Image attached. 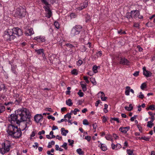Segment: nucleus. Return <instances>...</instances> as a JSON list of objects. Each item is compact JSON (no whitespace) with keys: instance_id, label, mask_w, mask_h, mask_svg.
<instances>
[{"instance_id":"obj_11","label":"nucleus","mask_w":155,"mask_h":155,"mask_svg":"<svg viewBox=\"0 0 155 155\" xmlns=\"http://www.w3.org/2000/svg\"><path fill=\"white\" fill-rule=\"evenodd\" d=\"M43 117L41 114H37L34 117V120L36 123H38L40 120L42 119Z\"/></svg>"},{"instance_id":"obj_46","label":"nucleus","mask_w":155,"mask_h":155,"mask_svg":"<svg viewBox=\"0 0 155 155\" xmlns=\"http://www.w3.org/2000/svg\"><path fill=\"white\" fill-rule=\"evenodd\" d=\"M104 112L105 113H107V112H108V110H106L108 107V105L107 104H105L104 105Z\"/></svg>"},{"instance_id":"obj_61","label":"nucleus","mask_w":155,"mask_h":155,"mask_svg":"<svg viewBox=\"0 0 155 155\" xmlns=\"http://www.w3.org/2000/svg\"><path fill=\"white\" fill-rule=\"evenodd\" d=\"M107 119L105 116H103V117L102 121L104 123L105 122L107 121Z\"/></svg>"},{"instance_id":"obj_33","label":"nucleus","mask_w":155,"mask_h":155,"mask_svg":"<svg viewBox=\"0 0 155 155\" xmlns=\"http://www.w3.org/2000/svg\"><path fill=\"white\" fill-rule=\"evenodd\" d=\"M153 125L154 124L153 122H150L148 121L147 123V127L151 128Z\"/></svg>"},{"instance_id":"obj_27","label":"nucleus","mask_w":155,"mask_h":155,"mask_svg":"<svg viewBox=\"0 0 155 155\" xmlns=\"http://www.w3.org/2000/svg\"><path fill=\"white\" fill-rule=\"evenodd\" d=\"M66 103L67 105L70 106H71L73 104V103L71 102V100L70 99L66 101Z\"/></svg>"},{"instance_id":"obj_14","label":"nucleus","mask_w":155,"mask_h":155,"mask_svg":"<svg viewBox=\"0 0 155 155\" xmlns=\"http://www.w3.org/2000/svg\"><path fill=\"white\" fill-rule=\"evenodd\" d=\"M131 13L132 14L133 18H136L137 17L138 15H139V11L137 10L131 11Z\"/></svg>"},{"instance_id":"obj_28","label":"nucleus","mask_w":155,"mask_h":155,"mask_svg":"<svg viewBox=\"0 0 155 155\" xmlns=\"http://www.w3.org/2000/svg\"><path fill=\"white\" fill-rule=\"evenodd\" d=\"M119 130L124 134H126L127 130L124 129L123 127H121L119 128Z\"/></svg>"},{"instance_id":"obj_64","label":"nucleus","mask_w":155,"mask_h":155,"mask_svg":"<svg viewBox=\"0 0 155 155\" xmlns=\"http://www.w3.org/2000/svg\"><path fill=\"white\" fill-rule=\"evenodd\" d=\"M86 48L84 46H82V51H86Z\"/></svg>"},{"instance_id":"obj_44","label":"nucleus","mask_w":155,"mask_h":155,"mask_svg":"<svg viewBox=\"0 0 155 155\" xmlns=\"http://www.w3.org/2000/svg\"><path fill=\"white\" fill-rule=\"evenodd\" d=\"M147 87L146 84L145 83H143L141 85L140 87L142 90H143Z\"/></svg>"},{"instance_id":"obj_60","label":"nucleus","mask_w":155,"mask_h":155,"mask_svg":"<svg viewBox=\"0 0 155 155\" xmlns=\"http://www.w3.org/2000/svg\"><path fill=\"white\" fill-rule=\"evenodd\" d=\"M76 15L74 13H72L70 15V17L71 18H74Z\"/></svg>"},{"instance_id":"obj_54","label":"nucleus","mask_w":155,"mask_h":155,"mask_svg":"<svg viewBox=\"0 0 155 155\" xmlns=\"http://www.w3.org/2000/svg\"><path fill=\"white\" fill-rule=\"evenodd\" d=\"M84 79L85 81L87 83H89V81L88 80V77L87 76L84 77Z\"/></svg>"},{"instance_id":"obj_38","label":"nucleus","mask_w":155,"mask_h":155,"mask_svg":"<svg viewBox=\"0 0 155 155\" xmlns=\"http://www.w3.org/2000/svg\"><path fill=\"white\" fill-rule=\"evenodd\" d=\"M54 25L57 29H59L60 28L59 24L58 22L55 21L54 22Z\"/></svg>"},{"instance_id":"obj_7","label":"nucleus","mask_w":155,"mask_h":155,"mask_svg":"<svg viewBox=\"0 0 155 155\" xmlns=\"http://www.w3.org/2000/svg\"><path fill=\"white\" fill-rule=\"evenodd\" d=\"M14 124L13 122H11V124H9L8 126V129L7 130V132L9 135H10V134H11L14 130V127H15Z\"/></svg>"},{"instance_id":"obj_3","label":"nucleus","mask_w":155,"mask_h":155,"mask_svg":"<svg viewBox=\"0 0 155 155\" xmlns=\"http://www.w3.org/2000/svg\"><path fill=\"white\" fill-rule=\"evenodd\" d=\"M20 110L19 109L18 111H15V114H12L10 115L11 119V123L12 122L14 124H15L16 122L17 124L19 125L20 123L22 122V121L21 120V117H20L19 115V113H20V112L19 113Z\"/></svg>"},{"instance_id":"obj_8","label":"nucleus","mask_w":155,"mask_h":155,"mask_svg":"<svg viewBox=\"0 0 155 155\" xmlns=\"http://www.w3.org/2000/svg\"><path fill=\"white\" fill-rule=\"evenodd\" d=\"M143 74L146 77H148L151 76L152 73L149 71L147 70L145 67H143Z\"/></svg>"},{"instance_id":"obj_4","label":"nucleus","mask_w":155,"mask_h":155,"mask_svg":"<svg viewBox=\"0 0 155 155\" xmlns=\"http://www.w3.org/2000/svg\"><path fill=\"white\" fill-rule=\"evenodd\" d=\"M26 14L25 9L22 7H20L17 9L15 16V17L18 18L22 19L23 17H25Z\"/></svg>"},{"instance_id":"obj_9","label":"nucleus","mask_w":155,"mask_h":155,"mask_svg":"<svg viewBox=\"0 0 155 155\" xmlns=\"http://www.w3.org/2000/svg\"><path fill=\"white\" fill-rule=\"evenodd\" d=\"M34 40L37 41L39 42H43L45 41V39L44 37L41 36H38L34 38Z\"/></svg>"},{"instance_id":"obj_30","label":"nucleus","mask_w":155,"mask_h":155,"mask_svg":"<svg viewBox=\"0 0 155 155\" xmlns=\"http://www.w3.org/2000/svg\"><path fill=\"white\" fill-rule=\"evenodd\" d=\"M46 6H44L43 8L45 9V11L51 10L50 9V5L49 4L48 5H45Z\"/></svg>"},{"instance_id":"obj_63","label":"nucleus","mask_w":155,"mask_h":155,"mask_svg":"<svg viewBox=\"0 0 155 155\" xmlns=\"http://www.w3.org/2000/svg\"><path fill=\"white\" fill-rule=\"evenodd\" d=\"M45 133V131L44 130H42L41 131H39L38 133L39 135H41V134H44Z\"/></svg>"},{"instance_id":"obj_51","label":"nucleus","mask_w":155,"mask_h":155,"mask_svg":"<svg viewBox=\"0 0 155 155\" xmlns=\"http://www.w3.org/2000/svg\"><path fill=\"white\" fill-rule=\"evenodd\" d=\"M67 143H64L63 144V145H62L61 147L63 148H64L65 150H67L68 147H67Z\"/></svg>"},{"instance_id":"obj_25","label":"nucleus","mask_w":155,"mask_h":155,"mask_svg":"<svg viewBox=\"0 0 155 155\" xmlns=\"http://www.w3.org/2000/svg\"><path fill=\"white\" fill-rule=\"evenodd\" d=\"M85 18L86 22H87L90 21L91 17L88 14L85 15Z\"/></svg>"},{"instance_id":"obj_36","label":"nucleus","mask_w":155,"mask_h":155,"mask_svg":"<svg viewBox=\"0 0 155 155\" xmlns=\"http://www.w3.org/2000/svg\"><path fill=\"white\" fill-rule=\"evenodd\" d=\"M133 150H131L130 149H127V152L129 155H134V154H133Z\"/></svg>"},{"instance_id":"obj_23","label":"nucleus","mask_w":155,"mask_h":155,"mask_svg":"<svg viewBox=\"0 0 155 155\" xmlns=\"http://www.w3.org/2000/svg\"><path fill=\"white\" fill-rule=\"evenodd\" d=\"M125 17L128 19H130L131 18H133L132 14L131 13V12H127L126 14Z\"/></svg>"},{"instance_id":"obj_10","label":"nucleus","mask_w":155,"mask_h":155,"mask_svg":"<svg viewBox=\"0 0 155 155\" xmlns=\"http://www.w3.org/2000/svg\"><path fill=\"white\" fill-rule=\"evenodd\" d=\"M119 62L120 64L123 65H129V62L127 59L125 58H121Z\"/></svg>"},{"instance_id":"obj_1","label":"nucleus","mask_w":155,"mask_h":155,"mask_svg":"<svg viewBox=\"0 0 155 155\" xmlns=\"http://www.w3.org/2000/svg\"><path fill=\"white\" fill-rule=\"evenodd\" d=\"M19 115L20 117H21V120L22 121H26L27 122L26 124H25V128L22 130H25L27 127V124L31 125L32 124L31 120V115L30 113L28 110L25 108H23L19 110Z\"/></svg>"},{"instance_id":"obj_31","label":"nucleus","mask_w":155,"mask_h":155,"mask_svg":"<svg viewBox=\"0 0 155 155\" xmlns=\"http://www.w3.org/2000/svg\"><path fill=\"white\" fill-rule=\"evenodd\" d=\"M80 84L83 89V91L84 92L86 91L87 90L86 85L85 84H81V83Z\"/></svg>"},{"instance_id":"obj_24","label":"nucleus","mask_w":155,"mask_h":155,"mask_svg":"<svg viewBox=\"0 0 155 155\" xmlns=\"http://www.w3.org/2000/svg\"><path fill=\"white\" fill-rule=\"evenodd\" d=\"M100 144L101 145L100 148L103 151H105L107 149V146L104 144L101 143Z\"/></svg>"},{"instance_id":"obj_55","label":"nucleus","mask_w":155,"mask_h":155,"mask_svg":"<svg viewBox=\"0 0 155 155\" xmlns=\"http://www.w3.org/2000/svg\"><path fill=\"white\" fill-rule=\"evenodd\" d=\"M65 45L67 47H69L70 48H72L73 47H74V46L73 45H72L69 44V43H67L65 44Z\"/></svg>"},{"instance_id":"obj_21","label":"nucleus","mask_w":155,"mask_h":155,"mask_svg":"<svg viewBox=\"0 0 155 155\" xmlns=\"http://www.w3.org/2000/svg\"><path fill=\"white\" fill-rule=\"evenodd\" d=\"M35 51L37 52L38 54H42V56H43V55H44V51L43 49H40L38 50H36Z\"/></svg>"},{"instance_id":"obj_48","label":"nucleus","mask_w":155,"mask_h":155,"mask_svg":"<svg viewBox=\"0 0 155 155\" xmlns=\"http://www.w3.org/2000/svg\"><path fill=\"white\" fill-rule=\"evenodd\" d=\"M83 124L84 125H88L89 123L88 122V121L87 119H84L83 121Z\"/></svg>"},{"instance_id":"obj_26","label":"nucleus","mask_w":155,"mask_h":155,"mask_svg":"<svg viewBox=\"0 0 155 155\" xmlns=\"http://www.w3.org/2000/svg\"><path fill=\"white\" fill-rule=\"evenodd\" d=\"M116 121L117 123H119L120 122V121L119 120V119L118 118H115V117H111L110 118V121L111 123H113V121Z\"/></svg>"},{"instance_id":"obj_43","label":"nucleus","mask_w":155,"mask_h":155,"mask_svg":"<svg viewBox=\"0 0 155 155\" xmlns=\"http://www.w3.org/2000/svg\"><path fill=\"white\" fill-rule=\"evenodd\" d=\"M78 94L79 95V96L80 97H82L84 95V93L81 92V90H80L78 93Z\"/></svg>"},{"instance_id":"obj_18","label":"nucleus","mask_w":155,"mask_h":155,"mask_svg":"<svg viewBox=\"0 0 155 155\" xmlns=\"http://www.w3.org/2000/svg\"><path fill=\"white\" fill-rule=\"evenodd\" d=\"M19 130H21L20 128H18L17 126H16L15 127H14V130L13 132H12L11 134H10V135L11 136H14V134L16 133V132Z\"/></svg>"},{"instance_id":"obj_42","label":"nucleus","mask_w":155,"mask_h":155,"mask_svg":"<svg viewBox=\"0 0 155 155\" xmlns=\"http://www.w3.org/2000/svg\"><path fill=\"white\" fill-rule=\"evenodd\" d=\"M111 136L110 135H108L105 137V138L107 140L112 141L113 140L111 139Z\"/></svg>"},{"instance_id":"obj_20","label":"nucleus","mask_w":155,"mask_h":155,"mask_svg":"<svg viewBox=\"0 0 155 155\" xmlns=\"http://www.w3.org/2000/svg\"><path fill=\"white\" fill-rule=\"evenodd\" d=\"M100 93H101L102 94V95L101 96V99L102 101H105L107 99V97L105 96V94L102 91H100L98 93V94H99Z\"/></svg>"},{"instance_id":"obj_2","label":"nucleus","mask_w":155,"mask_h":155,"mask_svg":"<svg viewBox=\"0 0 155 155\" xmlns=\"http://www.w3.org/2000/svg\"><path fill=\"white\" fill-rule=\"evenodd\" d=\"M3 37L4 40L7 41L13 40L16 38L15 36L13 34L12 30L9 29L5 32Z\"/></svg>"},{"instance_id":"obj_62","label":"nucleus","mask_w":155,"mask_h":155,"mask_svg":"<svg viewBox=\"0 0 155 155\" xmlns=\"http://www.w3.org/2000/svg\"><path fill=\"white\" fill-rule=\"evenodd\" d=\"M35 145H33V147L34 148L36 147L37 149L38 147V143L37 142H35Z\"/></svg>"},{"instance_id":"obj_16","label":"nucleus","mask_w":155,"mask_h":155,"mask_svg":"<svg viewBox=\"0 0 155 155\" xmlns=\"http://www.w3.org/2000/svg\"><path fill=\"white\" fill-rule=\"evenodd\" d=\"M45 12H46L45 16L48 18H50L52 15V12L51 10L45 11Z\"/></svg>"},{"instance_id":"obj_35","label":"nucleus","mask_w":155,"mask_h":155,"mask_svg":"<svg viewBox=\"0 0 155 155\" xmlns=\"http://www.w3.org/2000/svg\"><path fill=\"white\" fill-rule=\"evenodd\" d=\"M71 73L74 75H77L78 74L77 70L76 69H74L71 71Z\"/></svg>"},{"instance_id":"obj_57","label":"nucleus","mask_w":155,"mask_h":155,"mask_svg":"<svg viewBox=\"0 0 155 155\" xmlns=\"http://www.w3.org/2000/svg\"><path fill=\"white\" fill-rule=\"evenodd\" d=\"M139 71H135L133 74V75L135 77L137 76L139 74Z\"/></svg>"},{"instance_id":"obj_17","label":"nucleus","mask_w":155,"mask_h":155,"mask_svg":"<svg viewBox=\"0 0 155 155\" xmlns=\"http://www.w3.org/2000/svg\"><path fill=\"white\" fill-rule=\"evenodd\" d=\"M61 131L62 135L64 136H66L67 135V134L68 132V130H65V128L63 127L61 128Z\"/></svg>"},{"instance_id":"obj_40","label":"nucleus","mask_w":155,"mask_h":155,"mask_svg":"<svg viewBox=\"0 0 155 155\" xmlns=\"http://www.w3.org/2000/svg\"><path fill=\"white\" fill-rule=\"evenodd\" d=\"M55 149L57 150H59L60 151H62L63 149L60 147H59V146L58 145H55Z\"/></svg>"},{"instance_id":"obj_22","label":"nucleus","mask_w":155,"mask_h":155,"mask_svg":"<svg viewBox=\"0 0 155 155\" xmlns=\"http://www.w3.org/2000/svg\"><path fill=\"white\" fill-rule=\"evenodd\" d=\"M8 143V144H7V145L5 147L3 148L4 149H5V151L6 152H8L10 150V147L11 146L9 142Z\"/></svg>"},{"instance_id":"obj_49","label":"nucleus","mask_w":155,"mask_h":155,"mask_svg":"<svg viewBox=\"0 0 155 155\" xmlns=\"http://www.w3.org/2000/svg\"><path fill=\"white\" fill-rule=\"evenodd\" d=\"M140 24L138 23H134V27L135 28H139Z\"/></svg>"},{"instance_id":"obj_47","label":"nucleus","mask_w":155,"mask_h":155,"mask_svg":"<svg viewBox=\"0 0 155 155\" xmlns=\"http://www.w3.org/2000/svg\"><path fill=\"white\" fill-rule=\"evenodd\" d=\"M41 2L45 5H48L49 3L47 2V0H41Z\"/></svg>"},{"instance_id":"obj_59","label":"nucleus","mask_w":155,"mask_h":155,"mask_svg":"<svg viewBox=\"0 0 155 155\" xmlns=\"http://www.w3.org/2000/svg\"><path fill=\"white\" fill-rule=\"evenodd\" d=\"M74 115H76L77 114V112H79L80 111V110L77 108H75L74 109Z\"/></svg>"},{"instance_id":"obj_53","label":"nucleus","mask_w":155,"mask_h":155,"mask_svg":"<svg viewBox=\"0 0 155 155\" xmlns=\"http://www.w3.org/2000/svg\"><path fill=\"white\" fill-rule=\"evenodd\" d=\"M125 109L128 111H130L133 109V107H132L131 108H129L127 106H125L124 107Z\"/></svg>"},{"instance_id":"obj_12","label":"nucleus","mask_w":155,"mask_h":155,"mask_svg":"<svg viewBox=\"0 0 155 155\" xmlns=\"http://www.w3.org/2000/svg\"><path fill=\"white\" fill-rule=\"evenodd\" d=\"M88 5V2L87 1L83 2L81 4L80 7H78V9L81 10L84 8H86Z\"/></svg>"},{"instance_id":"obj_5","label":"nucleus","mask_w":155,"mask_h":155,"mask_svg":"<svg viewBox=\"0 0 155 155\" xmlns=\"http://www.w3.org/2000/svg\"><path fill=\"white\" fill-rule=\"evenodd\" d=\"M82 28V26L79 25H76L74 27L71 31V36L74 37L78 35L81 31Z\"/></svg>"},{"instance_id":"obj_45","label":"nucleus","mask_w":155,"mask_h":155,"mask_svg":"<svg viewBox=\"0 0 155 155\" xmlns=\"http://www.w3.org/2000/svg\"><path fill=\"white\" fill-rule=\"evenodd\" d=\"M5 152V149L3 148V147L0 148V153L2 154H4Z\"/></svg>"},{"instance_id":"obj_34","label":"nucleus","mask_w":155,"mask_h":155,"mask_svg":"<svg viewBox=\"0 0 155 155\" xmlns=\"http://www.w3.org/2000/svg\"><path fill=\"white\" fill-rule=\"evenodd\" d=\"M90 81L94 85H95L96 84V82L95 81V79L94 78H90Z\"/></svg>"},{"instance_id":"obj_6","label":"nucleus","mask_w":155,"mask_h":155,"mask_svg":"<svg viewBox=\"0 0 155 155\" xmlns=\"http://www.w3.org/2000/svg\"><path fill=\"white\" fill-rule=\"evenodd\" d=\"M11 30H12L13 34L14 35L15 34L19 36L22 35V32L21 29L18 27L14 28Z\"/></svg>"},{"instance_id":"obj_50","label":"nucleus","mask_w":155,"mask_h":155,"mask_svg":"<svg viewBox=\"0 0 155 155\" xmlns=\"http://www.w3.org/2000/svg\"><path fill=\"white\" fill-rule=\"evenodd\" d=\"M149 108L151 110H154L155 109V105L153 104L151 105L149 107Z\"/></svg>"},{"instance_id":"obj_29","label":"nucleus","mask_w":155,"mask_h":155,"mask_svg":"<svg viewBox=\"0 0 155 155\" xmlns=\"http://www.w3.org/2000/svg\"><path fill=\"white\" fill-rule=\"evenodd\" d=\"M77 153L79 155H82L84 154V152L82 150L81 148H79L76 150Z\"/></svg>"},{"instance_id":"obj_37","label":"nucleus","mask_w":155,"mask_h":155,"mask_svg":"<svg viewBox=\"0 0 155 155\" xmlns=\"http://www.w3.org/2000/svg\"><path fill=\"white\" fill-rule=\"evenodd\" d=\"M68 117L69 119H71V113H68L67 114L65 115L64 116V118H66Z\"/></svg>"},{"instance_id":"obj_41","label":"nucleus","mask_w":155,"mask_h":155,"mask_svg":"<svg viewBox=\"0 0 155 155\" xmlns=\"http://www.w3.org/2000/svg\"><path fill=\"white\" fill-rule=\"evenodd\" d=\"M155 115V114H154L153 115L151 116V117H149V118L151 119V120L149 121V122H153L155 120V117L154 115Z\"/></svg>"},{"instance_id":"obj_32","label":"nucleus","mask_w":155,"mask_h":155,"mask_svg":"<svg viewBox=\"0 0 155 155\" xmlns=\"http://www.w3.org/2000/svg\"><path fill=\"white\" fill-rule=\"evenodd\" d=\"M98 68V67L96 65H94L93 67L92 70L93 71V72L95 73H97V69Z\"/></svg>"},{"instance_id":"obj_56","label":"nucleus","mask_w":155,"mask_h":155,"mask_svg":"<svg viewBox=\"0 0 155 155\" xmlns=\"http://www.w3.org/2000/svg\"><path fill=\"white\" fill-rule=\"evenodd\" d=\"M47 118L48 119H52L53 120H55V118L54 117H52L51 115L48 116L47 117Z\"/></svg>"},{"instance_id":"obj_39","label":"nucleus","mask_w":155,"mask_h":155,"mask_svg":"<svg viewBox=\"0 0 155 155\" xmlns=\"http://www.w3.org/2000/svg\"><path fill=\"white\" fill-rule=\"evenodd\" d=\"M5 110V107L3 106L0 107V113H2Z\"/></svg>"},{"instance_id":"obj_52","label":"nucleus","mask_w":155,"mask_h":155,"mask_svg":"<svg viewBox=\"0 0 155 155\" xmlns=\"http://www.w3.org/2000/svg\"><path fill=\"white\" fill-rule=\"evenodd\" d=\"M141 139L146 141H149L150 140V138L146 137L145 136L142 137L141 138Z\"/></svg>"},{"instance_id":"obj_19","label":"nucleus","mask_w":155,"mask_h":155,"mask_svg":"<svg viewBox=\"0 0 155 155\" xmlns=\"http://www.w3.org/2000/svg\"><path fill=\"white\" fill-rule=\"evenodd\" d=\"M16 65H12L11 71L13 72V73H14L16 75L17 74V72L16 71Z\"/></svg>"},{"instance_id":"obj_58","label":"nucleus","mask_w":155,"mask_h":155,"mask_svg":"<svg viewBox=\"0 0 155 155\" xmlns=\"http://www.w3.org/2000/svg\"><path fill=\"white\" fill-rule=\"evenodd\" d=\"M85 139L87 140L88 141H90L91 139V137L90 136H86Z\"/></svg>"},{"instance_id":"obj_13","label":"nucleus","mask_w":155,"mask_h":155,"mask_svg":"<svg viewBox=\"0 0 155 155\" xmlns=\"http://www.w3.org/2000/svg\"><path fill=\"white\" fill-rule=\"evenodd\" d=\"M22 135V132L21 130H19L18 131L16 132L15 134H14V136H12L13 138H15V139L19 138Z\"/></svg>"},{"instance_id":"obj_15","label":"nucleus","mask_w":155,"mask_h":155,"mask_svg":"<svg viewBox=\"0 0 155 155\" xmlns=\"http://www.w3.org/2000/svg\"><path fill=\"white\" fill-rule=\"evenodd\" d=\"M34 34V31L32 28H31L27 30L25 34L26 36H31Z\"/></svg>"}]
</instances>
